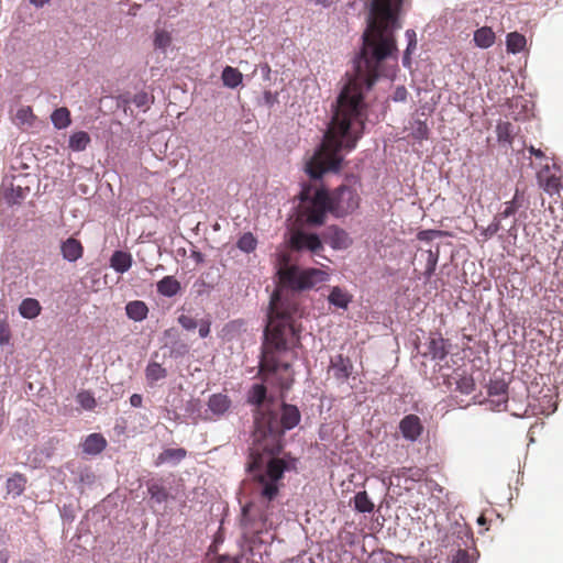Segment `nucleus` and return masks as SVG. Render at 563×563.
Listing matches in <instances>:
<instances>
[{"label":"nucleus","instance_id":"31","mask_svg":"<svg viewBox=\"0 0 563 563\" xmlns=\"http://www.w3.org/2000/svg\"><path fill=\"white\" fill-rule=\"evenodd\" d=\"M91 139L85 131L73 133L68 140V147L74 152H82L89 145Z\"/></svg>","mask_w":563,"mask_h":563},{"label":"nucleus","instance_id":"30","mask_svg":"<svg viewBox=\"0 0 563 563\" xmlns=\"http://www.w3.org/2000/svg\"><path fill=\"white\" fill-rule=\"evenodd\" d=\"M405 37L407 40V47L404 52L402 56V66L405 68L410 69L411 68V54L417 48V34L415 30L408 29L405 33Z\"/></svg>","mask_w":563,"mask_h":563},{"label":"nucleus","instance_id":"8","mask_svg":"<svg viewBox=\"0 0 563 563\" xmlns=\"http://www.w3.org/2000/svg\"><path fill=\"white\" fill-rule=\"evenodd\" d=\"M450 349L451 342L448 339H444L437 332L430 334L427 355H429L433 361H438V366L439 364H442L441 362L443 361L448 362L446 356Z\"/></svg>","mask_w":563,"mask_h":563},{"label":"nucleus","instance_id":"11","mask_svg":"<svg viewBox=\"0 0 563 563\" xmlns=\"http://www.w3.org/2000/svg\"><path fill=\"white\" fill-rule=\"evenodd\" d=\"M539 186L550 196L559 194L562 189L560 177L555 173H551L549 165H545L538 175Z\"/></svg>","mask_w":563,"mask_h":563},{"label":"nucleus","instance_id":"7","mask_svg":"<svg viewBox=\"0 0 563 563\" xmlns=\"http://www.w3.org/2000/svg\"><path fill=\"white\" fill-rule=\"evenodd\" d=\"M231 399L224 394H212L207 402L203 421H216L223 417L231 408Z\"/></svg>","mask_w":563,"mask_h":563},{"label":"nucleus","instance_id":"50","mask_svg":"<svg viewBox=\"0 0 563 563\" xmlns=\"http://www.w3.org/2000/svg\"><path fill=\"white\" fill-rule=\"evenodd\" d=\"M178 323L185 329V330H194L198 327V322L189 316L180 314L178 317Z\"/></svg>","mask_w":563,"mask_h":563},{"label":"nucleus","instance_id":"58","mask_svg":"<svg viewBox=\"0 0 563 563\" xmlns=\"http://www.w3.org/2000/svg\"><path fill=\"white\" fill-rule=\"evenodd\" d=\"M517 218H514L512 220V224L510 225V228L507 230V234L511 238H517V233H518V229H517Z\"/></svg>","mask_w":563,"mask_h":563},{"label":"nucleus","instance_id":"46","mask_svg":"<svg viewBox=\"0 0 563 563\" xmlns=\"http://www.w3.org/2000/svg\"><path fill=\"white\" fill-rule=\"evenodd\" d=\"M488 394H489V396L498 397V400H497L498 406L500 404H505L507 400L505 397V395H506V385L505 384L496 383L494 385H490L488 388Z\"/></svg>","mask_w":563,"mask_h":563},{"label":"nucleus","instance_id":"24","mask_svg":"<svg viewBox=\"0 0 563 563\" xmlns=\"http://www.w3.org/2000/svg\"><path fill=\"white\" fill-rule=\"evenodd\" d=\"M527 38L519 32H510L506 35V49L509 54H519L526 49Z\"/></svg>","mask_w":563,"mask_h":563},{"label":"nucleus","instance_id":"22","mask_svg":"<svg viewBox=\"0 0 563 563\" xmlns=\"http://www.w3.org/2000/svg\"><path fill=\"white\" fill-rule=\"evenodd\" d=\"M125 312L129 319L141 322L146 319L148 308L144 301L133 300L126 303Z\"/></svg>","mask_w":563,"mask_h":563},{"label":"nucleus","instance_id":"20","mask_svg":"<svg viewBox=\"0 0 563 563\" xmlns=\"http://www.w3.org/2000/svg\"><path fill=\"white\" fill-rule=\"evenodd\" d=\"M496 35L492 27L482 26L474 32L473 41L479 48H489L495 44Z\"/></svg>","mask_w":563,"mask_h":563},{"label":"nucleus","instance_id":"15","mask_svg":"<svg viewBox=\"0 0 563 563\" xmlns=\"http://www.w3.org/2000/svg\"><path fill=\"white\" fill-rule=\"evenodd\" d=\"M187 455V452L183 448L178 449H165L162 453L156 457L154 465L156 467L163 464L177 465L180 463Z\"/></svg>","mask_w":563,"mask_h":563},{"label":"nucleus","instance_id":"27","mask_svg":"<svg viewBox=\"0 0 563 563\" xmlns=\"http://www.w3.org/2000/svg\"><path fill=\"white\" fill-rule=\"evenodd\" d=\"M221 79L224 87L234 89L242 84L243 75L239 69L225 66L222 70Z\"/></svg>","mask_w":563,"mask_h":563},{"label":"nucleus","instance_id":"45","mask_svg":"<svg viewBox=\"0 0 563 563\" xmlns=\"http://www.w3.org/2000/svg\"><path fill=\"white\" fill-rule=\"evenodd\" d=\"M131 102L136 108L146 110L150 107V103L152 102V97L145 91H140L133 96Z\"/></svg>","mask_w":563,"mask_h":563},{"label":"nucleus","instance_id":"63","mask_svg":"<svg viewBox=\"0 0 563 563\" xmlns=\"http://www.w3.org/2000/svg\"><path fill=\"white\" fill-rule=\"evenodd\" d=\"M529 152H530L532 155H534L536 157H539V158L543 157V153H542V151H541V150H537V148H534L533 146H530Z\"/></svg>","mask_w":563,"mask_h":563},{"label":"nucleus","instance_id":"36","mask_svg":"<svg viewBox=\"0 0 563 563\" xmlns=\"http://www.w3.org/2000/svg\"><path fill=\"white\" fill-rule=\"evenodd\" d=\"M26 479L21 474H15L7 481V490L8 494L13 496H20L25 488Z\"/></svg>","mask_w":563,"mask_h":563},{"label":"nucleus","instance_id":"40","mask_svg":"<svg viewBox=\"0 0 563 563\" xmlns=\"http://www.w3.org/2000/svg\"><path fill=\"white\" fill-rule=\"evenodd\" d=\"M236 246L244 253H251L256 249L257 240L251 232H246L238 240Z\"/></svg>","mask_w":563,"mask_h":563},{"label":"nucleus","instance_id":"64","mask_svg":"<svg viewBox=\"0 0 563 563\" xmlns=\"http://www.w3.org/2000/svg\"><path fill=\"white\" fill-rule=\"evenodd\" d=\"M192 258H195L197 262H202L203 261V256L200 252H192Z\"/></svg>","mask_w":563,"mask_h":563},{"label":"nucleus","instance_id":"48","mask_svg":"<svg viewBox=\"0 0 563 563\" xmlns=\"http://www.w3.org/2000/svg\"><path fill=\"white\" fill-rule=\"evenodd\" d=\"M445 232L440 230H422L417 234V239L421 242H430L437 238H441Z\"/></svg>","mask_w":563,"mask_h":563},{"label":"nucleus","instance_id":"17","mask_svg":"<svg viewBox=\"0 0 563 563\" xmlns=\"http://www.w3.org/2000/svg\"><path fill=\"white\" fill-rule=\"evenodd\" d=\"M60 252L67 262H76L82 256V246L80 242L74 238H68L60 245Z\"/></svg>","mask_w":563,"mask_h":563},{"label":"nucleus","instance_id":"34","mask_svg":"<svg viewBox=\"0 0 563 563\" xmlns=\"http://www.w3.org/2000/svg\"><path fill=\"white\" fill-rule=\"evenodd\" d=\"M51 120L57 130L66 129L71 123L70 112L65 107L58 108L53 111Z\"/></svg>","mask_w":563,"mask_h":563},{"label":"nucleus","instance_id":"54","mask_svg":"<svg viewBox=\"0 0 563 563\" xmlns=\"http://www.w3.org/2000/svg\"><path fill=\"white\" fill-rule=\"evenodd\" d=\"M199 336L205 339L210 334L211 321L209 319H202L199 323Z\"/></svg>","mask_w":563,"mask_h":563},{"label":"nucleus","instance_id":"1","mask_svg":"<svg viewBox=\"0 0 563 563\" xmlns=\"http://www.w3.org/2000/svg\"><path fill=\"white\" fill-rule=\"evenodd\" d=\"M407 0H372L363 45L353 59V73L346 74L332 113H367L365 92L382 75L380 64L387 58L397 60L395 32L401 27L399 15Z\"/></svg>","mask_w":563,"mask_h":563},{"label":"nucleus","instance_id":"37","mask_svg":"<svg viewBox=\"0 0 563 563\" xmlns=\"http://www.w3.org/2000/svg\"><path fill=\"white\" fill-rule=\"evenodd\" d=\"M496 133L499 143L510 145L514 136V125L510 122H498Z\"/></svg>","mask_w":563,"mask_h":563},{"label":"nucleus","instance_id":"6","mask_svg":"<svg viewBox=\"0 0 563 563\" xmlns=\"http://www.w3.org/2000/svg\"><path fill=\"white\" fill-rule=\"evenodd\" d=\"M289 247L295 252H309L320 256L324 250L321 238L317 233L295 230L289 236Z\"/></svg>","mask_w":563,"mask_h":563},{"label":"nucleus","instance_id":"52","mask_svg":"<svg viewBox=\"0 0 563 563\" xmlns=\"http://www.w3.org/2000/svg\"><path fill=\"white\" fill-rule=\"evenodd\" d=\"M189 352V346L183 342H175L172 346V354L175 356H184Z\"/></svg>","mask_w":563,"mask_h":563},{"label":"nucleus","instance_id":"43","mask_svg":"<svg viewBox=\"0 0 563 563\" xmlns=\"http://www.w3.org/2000/svg\"><path fill=\"white\" fill-rule=\"evenodd\" d=\"M411 135L415 140H427L429 135V128L424 121L416 120L411 128Z\"/></svg>","mask_w":563,"mask_h":563},{"label":"nucleus","instance_id":"61","mask_svg":"<svg viewBox=\"0 0 563 563\" xmlns=\"http://www.w3.org/2000/svg\"><path fill=\"white\" fill-rule=\"evenodd\" d=\"M9 561V552L5 550L0 551V563H8Z\"/></svg>","mask_w":563,"mask_h":563},{"label":"nucleus","instance_id":"56","mask_svg":"<svg viewBox=\"0 0 563 563\" xmlns=\"http://www.w3.org/2000/svg\"><path fill=\"white\" fill-rule=\"evenodd\" d=\"M264 104L272 108L277 102V96L271 91H265L263 95Z\"/></svg>","mask_w":563,"mask_h":563},{"label":"nucleus","instance_id":"4","mask_svg":"<svg viewBox=\"0 0 563 563\" xmlns=\"http://www.w3.org/2000/svg\"><path fill=\"white\" fill-rule=\"evenodd\" d=\"M298 197L300 217L311 227L322 225L328 212L335 218H342L354 212L360 206L356 190L346 185H342L329 194L322 186L303 184Z\"/></svg>","mask_w":563,"mask_h":563},{"label":"nucleus","instance_id":"51","mask_svg":"<svg viewBox=\"0 0 563 563\" xmlns=\"http://www.w3.org/2000/svg\"><path fill=\"white\" fill-rule=\"evenodd\" d=\"M11 333L9 325L5 322H0V345L9 344Z\"/></svg>","mask_w":563,"mask_h":563},{"label":"nucleus","instance_id":"21","mask_svg":"<svg viewBox=\"0 0 563 563\" xmlns=\"http://www.w3.org/2000/svg\"><path fill=\"white\" fill-rule=\"evenodd\" d=\"M157 292L164 297H174L180 291V283L174 276L163 277L156 285Z\"/></svg>","mask_w":563,"mask_h":563},{"label":"nucleus","instance_id":"33","mask_svg":"<svg viewBox=\"0 0 563 563\" xmlns=\"http://www.w3.org/2000/svg\"><path fill=\"white\" fill-rule=\"evenodd\" d=\"M185 412L195 424H197L199 420H203L205 410H202V406L199 399H189L185 405Z\"/></svg>","mask_w":563,"mask_h":563},{"label":"nucleus","instance_id":"38","mask_svg":"<svg viewBox=\"0 0 563 563\" xmlns=\"http://www.w3.org/2000/svg\"><path fill=\"white\" fill-rule=\"evenodd\" d=\"M35 120V115L33 114V111L31 107L25 106L21 107L16 110L15 113V123L19 126H32Z\"/></svg>","mask_w":563,"mask_h":563},{"label":"nucleus","instance_id":"39","mask_svg":"<svg viewBox=\"0 0 563 563\" xmlns=\"http://www.w3.org/2000/svg\"><path fill=\"white\" fill-rule=\"evenodd\" d=\"M266 387L262 384H255L249 391L247 400L250 404L255 405L257 407L262 406L266 398Z\"/></svg>","mask_w":563,"mask_h":563},{"label":"nucleus","instance_id":"55","mask_svg":"<svg viewBox=\"0 0 563 563\" xmlns=\"http://www.w3.org/2000/svg\"><path fill=\"white\" fill-rule=\"evenodd\" d=\"M407 89L404 86L397 87L393 95V100L396 102H402L407 99Z\"/></svg>","mask_w":563,"mask_h":563},{"label":"nucleus","instance_id":"53","mask_svg":"<svg viewBox=\"0 0 563 563\" xmlns=\"http://www.w3.org/2000/svg\"><path fill=\"white\" fill-rule=\"evenodd\" d=\"M454 534H457V537L460 539H464L466 538V541H463V544L465 547H467V541L472 539V533L470 530L465 529L464 527L460 526V525H456L455 529H454Z\"/></svg>","mask_w":563,"mask_h":563},{"label":"nucleus","instance_id":"49","mask_svg":"<svg viewBox=\"0 0 563 563\" xmlns=\"http://www.w3.org/2000/svg\"><path fill=\"white\" fill-rule=\"evenodd\" d=\"M474 556L465 549H459L452 558V563H474Z\"/></svg>","mask_w":563,"mask_h":563},{"label":"nucleus","instance_id":"29","mask_svg":"<svg viewBox=\"0 0 563 563\" xmlns=\"http://www.w3.org/2000/svg\"><path fill=\"white\" fill-rule=\"evenodd\" d=\"M147 493L155 504L161 505L168 500L169 493L167 489L158 482H147L146 484Z\"/></svg>","mask_w":563,"mask_h":563},{"label":"nucleus","instance_id":"44","mask_svg":"<svg viewBox=\"0 0 563 563\" xmlns=\"http://www.w3.org/2000/svg\"><path fill=\"white\" fill-rule=\"evenodd\" d=\"M76 399L77 402L86 410H92L96 407V399L90 391H80Z\"/></svg>","mask_w":563,"mask_h":563},{"label":"nucleus","instance_id":"18","mask_svg":"<svg viewBox=\"0 0 563 563\" xmlns=\"http://www.w3.org/2000/svg\"><path fill=\"white\" fill-rule=\"evenodd\" d=\"M81 446L84 453L97 455L106 449L107 441L100 433H91L85 439Z\"/></svg>","mask_w":563,"mask_h":563},{"label":"nucleus","instance_id":"62","mask_svg":"<svg viewBox=\"0 0 563 563\" xmlns=\"http://www.w3.org/2000/svg\"><path fill=\"white\" fill-rule=\"evenodd\" d=\"M30 2L36 8H42L44 4L48 3L49 0H30Z\"/></svg>","mask_w":563,"mask_h":563},{"label":"nucleus","instance_id":"16","mask_svg":"<svg viewBox=\"0 0 563 563\" xmlns=\"http://www.w3.org/2000/svg\"><path fill=\"white\" fill-rule=\"evenodd\" d=\"M391 474L398 481V484L401 482L407 484L421 481L424 472L419 467H398L393 470Z\"/></svg>","mask_w":563,"mask_h":563},{"label":"nucleus","instance_id":"59","mask_svg":"<svg viewBox=\"0 0 563 563\" xmlns=\"http://www.w3.org/2000/svg\"><path fill=\"white\" fill-rule=\"evenodd\" d=\"M93 478H95L93 474H92V473H90V472H88V471H86V472H81V473H80V481H81V482H88V483H90V482H92V481H93Z\"/></svg>","mask_w":563,"mask_h":563},{"label":"nucleus","instance_id":"60","mask_svg":"<svg viewBox=\"0 0 563 563\" xmlns=\"http://www.w3.org/2000/svg\"><path fill=\"white\" fill-rule=\"evenodd\" d=\"M306 1L313 3L316 5H321L323 8H328L330 5V0H306Z\"/></svg>","mask_w":563,"mask_h":563},{"label":"nucleus","instance_id":"10","mask_svg":"<svg viewBox=\"0 0 563 563\" xmlns=\"http://www.w3.org/2000/svg\"><path fill=\"white\" fill-rule=\"evenodd\" d=\"M322 238L333 250H346L352 244L347 232L336 225L329 227Z\"/></svg>","mask_w":563,"mask_h":563},{"label":"nucleus","instance_id":"12","mask_svg":"<svg viewBox=\"0 0 563 563\" xmlns=\"http://www.w3.org/2000/svg\"><path fill=\"white\" fill-rule=\"evenodd\" d=\"M29 194V188L23 187L21 185H14L13 180H3L1 186V196L3 200L12 206L15 203H20L22 200L25 199L26 195Z\"/></svg>","mask_w":563,"mask_h":563},{"label":"nucleus","instance_id":"13","mask_svg":"<svg viewBox=\"0 0 563 563\" xmlns=\"http://www.w3.org/2000/svg\"><path fill=\"white\" fill-rule=\"evenodd\" d=\"M330 369L333 372V376L343 383L351 376L353 364L349 357L338 354L331 357Z\"/></svg>","mask_w":563,"mask_h":563},{"label":"nucleus","instance_id":"2","mask_svg":"<svg viewBox=\"0 0 563 563\" xmlns=\"http://www.w3.org/2000/svg\"><path fill=\"white\" fill-rule=\"evenodd\" d=\"M280 288L276 289L269 301L267 325L264 330V344L260 366L262 371L275 373L287 371L289 364L278 358L279 353L299 344L302 316L299 305L288 298L284 290L296 292L313 289L330 279L329 272L322 268H302L285 262L278 268Z\"/></svg>","mask_w":563,"mask_h":563},{"label":"nucleus","instance_id":"26","mask_svg":"<svg viewBox=\"0 0 563 563\" xmlns=\"http://www.w3.org/2000/svg\"><path fill=\"white\" fill-rule=\"evenodd\" d=\"M537 402L538 404L530 402V406L539 413L550 416L556 410V401L553 399V395L550 393V389H548V393L541 398L537 399Z\"/></svg>","mask_w":563,"mask_h":563},{"label":"nucleus","instance_id":"42","mask_svg":"<svg viewBox=\"0 0 563 563\" xmlns=\"http://www.w3.org/2000/svg\"><path fill=\"white\" fill-rule=\"evenodd\" d=\"M438 261H439V246H437V249L434 251L429 250L427 252V263H426V271H424V275L427 278H430L434 274L437 265H438Z\"/></svg>","mask_w":563,"mask_h":563},{"label":"nucleus","instance_id":"47","mask_svg":"<svg viewBox=\"0 0 563 563\" xmlns=\"http://www.w3.org/2000/svg\"><path fill=\"white\" fill-rule=\"evenodd\" d=\"M501 219L498 214L494 217V220L488 224V227L483 231V235L486 239L494 236L503 227Z\"/></svg>","mask_w":563,"mask_h":563},{"label":"nucleus","instance_id":"28","mask_svg":"<svg viewBox=\"0 0 563 563\" xmlns=\"http://www.w3.org/2000/svg\"><path fill=\"white\" fill-rule=\"evenodd\" d=\"M42 307L38 300L34 298H25L19 306L20 314L25 319H34L41 313Z\"/></svg>","mask_w":563,"mask_h":563},{"label":"nucleus","instance_id":"32","mask_svg":"<svg viewBox=\"0 0 563 563\" xmlns=\"http://www.w3.org/2000/svg\"><path fill=\"white\" fill-rule=\"evenodd\" d=\"M353 503L355 510L362 514H369L375 507L366 490L357 492L353 498Z\"/></svg>","mask_w":563,"mask_h":563},{"label":"nucleus","instance_id":"5","mask_svg":"<svg viewBox=\"0 0 563 563\" xmlns=\"http://www.w3.org/2000/svg\"><path fill=\"white\" fill-rule=\"evenodd\" d=\"M435 380L438 385L445 386L448 390H456L463 395H470L475 389L473 377L461 367L452 368L449 362L439 364Z\"/></svg>","mask_w":563,"mask_h":563},{"label":"nucleus","instance_id":"25","mask_svg":"<svg viewBox=\"0 0 563 563\" xmlns=\"http://www.w3.org/2000/svg\"><path fill=\"white\" fill-rule=\"evenodd\" d=\"M167 377V369L157 362H150L145 367V378L150 386Z\"/></svg>","mask_w":563,"mask_h":563},{"label":"nucleus","instance_id":"41","mask_svg":"<svg viewBox=\"0 0 563 563\" xmlns=\"http://www.w3.org/2000/svg\"><path fill=\"white\" fill-rule=\"evenodd\" d=\"M172 43L170 34L165 30H156L154 36V46L156 49L165 52Z\"/></svg>","mask_w":563,"mask_h":563},{"label":"nucleus","instance_id":"14","mask_svg":"<svg viewBox=\"0 0 563 563\" xmlns=\"http://www.w3.org/2000/svg\"><path fill=\"white\" fill-rule=\"evenodd\" d=\"M528 207H529V201L525 197V192L517 188L512 199L509 200V201H506L504 203V209L499 213H497V214L501 219H507V218H510V217H515L517 211H519L522 208L523 209H528Z\"/></svg>","mask_w":563,"mask_h":563},{"label":"nucleus","instance_id":"35","mask_svg":"<svg viewBox=\"0 0 563 563\" xmlns=\"http://www.w3.org/2000/svg\"><path fill=\"white\" fill-rule=\"evenodd\" d=\"M243 331H245V323L238 319L228 322L222 329V334L224 339L230 341L238 338Z\"/></svg>","mask_w":563,"mask_h":563},{"label":"nucleus","instance_id":"9","mask_svg":"<svg viewBox=\"0 0 563 563\" xmlns=\"http://www.w3.org/2000/svg\"><path fill=\"white\" fill-rule=\"evenodd\" d=\"M399 431L405 440L416 442L423 432L421 419L412 413L405 416L399 422Z\"/></svg>","mask_w":563,"mask_h":563},{"label":"nucleus","instance_id":"57","mask_svg":"<svg viewBox=\"0 0 563 563\" xmlns=\"http://www.w3.org/2000/svg\"><path fill=\"white\" fill-rule=\"evenodd\" d=\"M143 402V397L140 394H133L130 397V405L134 408H140Z\"/></svg>","mask_w":563,"mask_h":563},{"label":"nucleus","instance_id":"19","mask_svg":"<svg viewBox=\"0 0 563 563\" xmlns=\"http://www.w3.org/2000/svg\"><path fill=\"white\" fill-rule=\"evenodd\" d=\"M132 262V255L123 251H114L110 257V266L119 274L128 272Z\"/></svg>","mask_w":563,"mask_h":563},{"label":"nucleus","instance_id":"3","mask_svg":"<svg viewBox=\"0 0 563 563\" xmlns=\"http://www.w3.org/2000/svg\"><path fill=\"white\" fill-rule=\"evenodd\" d=\"M299 409L289 404H283L280 415L268 411L255 413V430L253 445L250 448L247 472L252 473L260 485L262 518L268 521L274 515L275 500L279 494L280 481L291 464L276 455L282 451L283 437L286 431L294 429L300 422Z\"/></svg>","mask_w":563,"mask_h":563},{"label":"nucleus","instance_id":"23","mask_svg":"<svg viewBox=\"0 0 563 563\" xmlns=\"http://www.w3.org/2000/svg\"><path fill=\"white\" fill-rule=\"evenodd\" d=\"M328 301L331 306L336 308L347 309L352 301V296L341 287L334 286L328 296Z\"/></svg>","mask_w":563,"mask_h":563}]
</instances>
